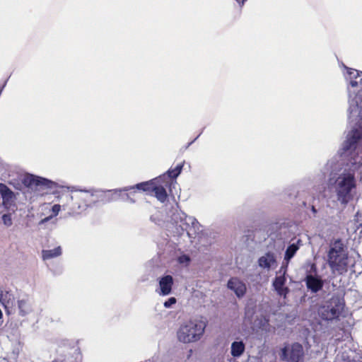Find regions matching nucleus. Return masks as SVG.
I'll return each instance as SVG.
<instances>
[{
    "instance_id": "obj_1",
    "label": "nucleus",
    "mask_w": 362,
    "mask_h": 362,
    "mask_svg": "<svg viewBox=\"0 0 362 362\" xmlns=\"http://www.w3.org/2000/svg\"><path fill=\"white\" fill-rule=\"evenodd\" d=\"M93 195L92 194L81 193L73 196L69 192H60L57 196L59 204L52 207V214L57 216L62 209L69 215H78L90 206Z\"/></svg>"
},
{
    "instance_id": "obj_2",
    "label": "nucleus",
    "mask_w": 362,
    "mask_h": 362,
    "mask_svg": "<svg viewBox=\"0 0 362 362\" xmlns=\"http://www.w3.org/2000/svg\"><path fill=\"white\" fill-rule=\"evenodd\" d=\"M327 262L333 272L342 274L347 272L348 254L341 239H337L331 245L327 254Z\"/></svg>"
},
{
    "instance_id": "obj_3",
    "label": "nucleus",
    "mask_w": 362,
    "mask_h": 362,
    "mask_svg": "<svg viewBox=\"0 0 362 362\" xmlns=\"http://www.w3.org/2000/svg\"><path fill=\"white\" fill-rule=\"evenodd\" d=\"M206 324L202 320H189L183 322L177 332L179 341L189 344L199 341L203 336Z\"/></svg>"
},
{
    "instance_id": "obj_4",
    "label": "nucleus",
    "mask_w": 362,
    "mask_h": 362,
    "mask_svg": "<svg viewBox=\"0 0 362 362\" xmlns=\"http://www.w3.org/2000/svg\"><path fill=\"white\" fill-rule=\"evenodd\" d=\"M356 188L354 173H347L339 175L335 181V192L337 200L343 205H346L354 199L352 191Z\"/></svg>"
},
{
    "instance_id": "obj_5",
    "label": "nucleus",
    "mask_w": 362,
    "mask_h": 362,
    "mask_svg": "<svg viewBox=\"0 0 362 362\" xmlns=\"http://www.w3.org/2000/svg\"><path fill=\"white\" fill-rule=\"evenodd\" d=\"M134 189L146 192L147 194L151 195L152 193H154L156 199L162 203L165 202L168 199L167 191L165 190L162 183L158 180V177L146 182L138 183L129 188H125L123 191L127 192Z\"/></svg>"
},
{
    "instance_id": "obj_6",
    "label": "nucleus",
    "mask_w": 362,
    "mask_h": 362,
    "mask_svg": "<svg viewBox=\"0 0 362 362\" xmlns=\"http://www.w3.org/2000/svg\"><path fill=\"white\" fill-rule=\"evenodd\" d=\"M344 303L338 296H333L318 309L320 317L324 320H332L339 317L344 309Z\"/></svg>"
},
{
    "instance_id": "obj_7",
    "label": "nucleus",
    "mask_w": 362,
    "mask_h": 362,
    "mask_svg": "<svg viewBox=\"0 0 362 362\" xmlns=\"http://www.w3.org/2000/svg\"><path fill=\"white\" fill-rule=\"evenodd\" d=\"M303 347L297 342L281 349V359L286 362H303Z\"/></svg>"
},
{
    "instance_id": "obj_8",
    "label": "nucleus",
    "mask_w": 362,
    "mask_h": 362,
    "mask_svg": "<svg viewBox=\"0 0 362 362\" xmlns=\"http://www.w3.org/2000/svg\"><path fill=\"white\" fill-rule=\"evenodd\" d=\"M184 163L177 164L174 168H170L165 173L158 177V180L160 181L165 190L168 189L171 192V187L176 183L175 179L181 173Z\"/></svg>"
},
{
    "instance_id": "obj_9",
    "label": "nucleus",
    "mask_w": 362,
    "mask_h": 362,
    "mask_svg": "<svg viewBox=\"0 0 362 362\" xmlns=\"http://www.w3.org/2000/svg\"><path fill=\"white\" fill-rule=\"evenodd\" d=\"M23 183L29 187H40L42 189H52L56 187V183L54 182L33 175L25 177L24 178Z\"/></svg>"
},
{
    "instance_id": "obj_10",
    "label": "nucleus",
    "mask_w": 362,
    "mask_h": 362,
    "mask_svg": "<svg viewBox=\"0 0 362 362\" xmlns=\"http://www.w3.org/2000/svg\"><path fill=\"white\" fill-rule=\"evenodd\" d=\"M362 139V129L354 128L349 132L346 141L343 144L344 152L355 150L356 144Z\"/></svg>"
},
{
    "instance_id": "obj_11",
    "label": "nucleus",
    "mask_w": 362,
    "mask_h": 362,
    "mask_svg": "<svg viewBox=\"0 0 362 362\" xmlns=\"http://www.w3.org/2000/svg\"><path fill=\"white\" fill-rule=\"evenodd\" d=\"M286 273V268L281 267L277 274H281L276 276L273 281V287L276 291L277 294L281 296L286 297L289 292V288L285 286L286 282V278L285 274Z\"/></svg>"
},
{
    "instance_id": "obj_12",
    "label": "nucleus",
    "mask_w": 362,
    "mask_h": 362,
    "mask_svg": "<svg viewBox=\"0 0 362 362\" xmlns=\"http://www.w3.org/2000/svg\"><path fill=\"white\" fill-rule=\"evenodd\" d=\"M305 282L307 288L314 293L322 290L324 286V281L320 276L312 274H308L305 276Z\"/></svg>"
},
{
    "instance_id": "obj_13",
    "label": "nucleus",
    "mask_w": 362,
    "mask_h": 362,
    "mask_svg": "<svg viewBox=\"0 0 362 362\" xmlns=\"http://www.w3.org/2000/svg\"><path fill=\"white\" fill-rule=\"evenodd\" d=\"M228 288L233 291L238 298L243 297L246 293V285L240 279L233 277L227 284Z\"/></svg>"
},
{
    "instance_id": "obj_14",
    "label": "nucleus",
    "mask_w": 362,
    "mask_h": 362,
    "mask_svg": "<svg viewBox=\"0 0 362 362\" xmlns=\"http://www.w3.org/2000/svg\"><path fill=\"white\" fill-rule=\"evenodd\" d=\"M160 293L163 296L168 295L171 293L173 285V278L170 275H166L162 277L159 281Z\"/></svg>"
},
{
    "instance_id": "obj_15",
    "label": "nucleus",
    "mask_w": 362,
    "mask_h": 362,
    "mask_svg": "<svg viewBox=\"0 0 362 362\" xmlns=\"http://www.w3.org/2000/svg\"><path fill=\"white\" fill-rule=\"evenodd\" d=\"M276 262L274 255L272 252H267L265 255L258 259L259 266L263 269H270L272 264Z\"/></svg>"
},
{
    "instance_id": "obj_16",
    "label": "nucleus",
    "mask_w": 362,
    "mask_h": 362,
    "mask_svg": "<svg viewBox=\"0 0 362 362\" xmlns=\"http://www.w3.org/2000/svg\"><path fill=\"white\" fill-rule=\"evenodd\" d=\"M245 344L240 341H233L230 347V354L233 357H240L245 351Z\"/></svg>"
},
{
    "instance_id": "obj_17",
    "label": "nucleus",
    "mask_w": 362,
    "mask_h": 362,
    "mask_svg": "<svg viewBox=\"0 0 362 362\" xmlns=\"http://www.w3.org/2000/svg\"><path fill=\"white\" fill-rule=\"evenodd\" d=\"M42 255L44 260L52 259L62 255V248L60 246H58L52 250H43Z\"/></svg>"
},
{
    "instance_id": "obj_18",
    "label": "nucleus",
    "mask_w": 362,
    "mask_h": 362,
    "mask_svg": "<svg viewBox=\"0 0 362 362\" xmlns=\"http://www.w3.org/2000/svg\"><path fill=\"white\" fill-rule=\"evenodd\" d=\"M1 192L3 199V204L6 205L13 199V192L5 185H1Z\"/></svg>"
},
{
    "instance_id": "obj_19",
    "label": "nucleus",
    "mask_w": 362,
    "mask_h": 362,
    "mask_svg": "<svg viewBox=\"0 0 362 362\" xmlns=\"http://www.w3.org/2000/svg\"><path fill=\"white\" fill-rule=\"evenodd\" d=\"M18 305L19 309V314L22 316H25L32 311L31 305L27 300H18Z\"/></svg>"
},
{
    "instance_id": "obj_20",
    "label": "nucleus",
    "mask_w": 362,
    "mask_h": 362,
    "mask_svg": "<svg viewBox=\"0 0 362 362\" xmlns=\"http://www.w3.org/2000/svg\"><path fill=\"white\" fill-rule=\"evenodd\" d=\"M299 247L296 244H291L288 246L284 255V259L289 261L298 250Z\"/></svg>"
},
{
    "instance_id": "obj_21",
    "label": "nucleus",
    "mask_w": 362,
    "mask_h": 362,
    "mask_svg": "<svg viewBox=\"0 0 362 362\" xmlns=\"http://www.w3.org/2000/svg\"><path fill=\"white\" fill-rule=\"evenodd\" d=\"M122 190L115 189L113 191H108L107 194L105 195V199L107 201L115 200L119 196L122 195Z\"/></svg>"
},
{
    "instance_id": "obj_22",
    "label": "nucleus",
    "mask_w": 362,
    "mask_h": 362,
    "mask_svg": "<svg viewBox=\"0 0 362 362\" xmlns=\"http://www.w3.org/2000/svg\"><path fill=\"white\" fill-rule=\"evenodd\" d=\"M2 220L6 226H10L12 225V219L10 214H4L2 216Z\"/></svg>"
},
{
    "instance_id": "obj_23",
    "label": "nucleus",
    "mask_w": 362,
    "mask_h": 362,
    "mask_svg": "<svg viewBox=\"0 0 362 362\" xmlns=\"http://www.w3.org/2000/svg\"><path fill=\"white\" fill-rule=\"evenodd\" d=\"M175 303H176L175 298L171 297L164 303V306L165 308H170L172 305L175 304Z\"/></svg>"
},
{
    "instance_id": "obj_24",
    "label": "nucleus",
    "mask_w": 362,
    "mask_h": 362,
    "mask_svg": "<svg viewBox=\"0 0 362 362\" xmlns=\"http://www.w3.org/2000/svg\"><path fill=\"white\" fill-rule=\"evenodd\" d=\"M311 272L316 273L317 272V266L315 263H312L310 265Z\"/></svg>"
},
{
    "instance_id": "obj_25",
    "label": "nucleus",
    "mask_w": 362,
    "mask_h": 362,
    "mask_svg": "<svg viewBox=\"0 0 362 362\" xmlns=\"http://www.w3.org/2000/svg\"><path fill=\"white\" fill-rule=\"evenodd\" d=\"M184 261H187V262L189 261V257H187L186 255H184V256H182L181 257H180V262H183Z\"/></svg>"
},
{
    "instance_id": "obj_26",
    "label": "nucleus",
    "mask_w": 362,
    "mask_h": 362,
    "mask_svg": "<svg viewBox=\"0 0 362 362\" xmlns=\"http://www.w3.org/2000/svg\"><path fill=\"white\" fill-rule=\"evenodd\" d=\"M8 292H6L5 294H4L3 293H1L0 294V300L1 301H3L5 300V298H6V296H8Z\"/></svg>"
},
{
    "instance_id": "obj_27",
    "label": "nucleus",
    "mask_w": 362,
    "mask_h": 362,
    "mask_svg": "<svg viewBox=\"0 0 362 362\" xmlns=\"http://www.w3.org/2000/svg\"><path fill=\"white\" fill-rule=\"evenodd\" d=\"M135 194V192H130L129 194H128V193H125V194H122V199H124V197H127V199H129V195H130V194Z\"/></svg>"
},
{
    "instance_id": "obj_28",
    "label": "nucleus",
    "mask_w": 362,
    "mask_h": 362,
    "mask_svg": "<svg viewBox=\"0 0 362 362\" xmlns=\"http://www.w3.org/2000/svg\"><path fill=\"white\" fill-rule=\"evenodd\" d=\"M350 84L352 87H357L358 86V82L356 81H354V80H351L350 81Z\"/></svg>"
},
{
    "instance_id": "obj_29",
    "label": "nucleus",
    "mask_w": 362,
    "mask_h": 362,
    "mask_svg": "<svg viewBox=\"0 0 362 362\" xmlns=\"http://www.w3.org/2000/svg\"><path fill=\"white\" fill-rule=\"evenodd\" d=\"M240 6L244 5L247 0H235Z\"/></svg>"
},
{
    "instance_id": "obj_30",
    "label": "nucleus",
    "mask_w": 362,
    "mask_h": 362,
    "mask_svg": "<svg viewBox=\"0 0 362 362\" xmlns=\"http://www.w3.org/2000/svg\"><path fill=\"white\" fill-rule=\"evenodd\" d=\"M311 211H313V213L314 214H317V209H315V207L314 206H312L311 207Z\"/></svg>"
},
{
    "instance_id": "obj_31",
    "label": "nucleus",
    "mask_w": 362,
    "mask_h": 362,
    "mask_svg": "<svg viewBox=\"0 0 362 362\" xmlns=\"http://www.w3.org/2000/svg\"><path fill=\"white\" fill-rule=\"evenodd\" d=\"M361 83H362V78L361 79Z\"/></svg>"
}]
</instances>
